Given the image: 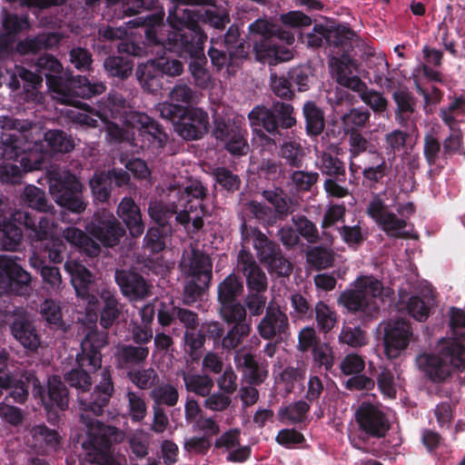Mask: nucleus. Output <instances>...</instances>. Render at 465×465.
Instances as JSON below:
<instances>
[{
	"label": "nucleus",
	"mask_w": 465,
	"mask_h": 465,
	"mask_svg": "<svg viewBox=\"0 0 465 465\" xmlns=\"http://www.w3.org/2000/svg\"><path fill=\"white\" fill-rule=\"evenodd\" d=\"M36 66L46 79L52 96L62 104H71L65 114L74 123L82 126L96 127L98 120L105 124L107 139L111 142L136 141L141 139V147H162L165 134L148 115L128 111L122 97L110 94L105 102L93 113L85 104L78 103L75 98H90L105 91L103 83L90 84L83 76L63 79L55 74L62 69L61 64L52 55L46 54L37 60Z\"/></svg>",
	"instance_id": "nucleus-1"
},
{
	"label": "nucleus",
	"mask_w": 465,
	"mask_h": 465,
	"mask_svg": "<svg viewBox=\"0 0 465 465\" xmlns=\"http://www.w3.org/2000/svg\"><path fill=\"white\" fill-rule=\"evenodd\" d=\"M10 133L0 141V158L15 160L21 157L25 171L38 170L51 153H67L74 149V140L64 132L50 130L43 133L40 124L20 120H8Z\"/></svg>",
	"instance_id": "nucleus-2"
},
{
	"label": "nucleus",
	"mask_w": 465,
	"mask_h": 465,
	"mask_svg": "<svg viewBox=\"0 0 465 465\" xmlns=\"http://www.w3.org/2000/svg\"><path fill=\"white\" fill-rule=\"evenodd\" d=\"M5 204L0 198V249L14 252L22 240V231L18 227L24 225L30 230L29 237L34 242H46L45 248L48 252V258L54 262L63 261L64 245L54 237L56 230L53 223L45 218H35L28 212L17 211L11 214L12 219L5 220L3 213Z\"/></svg>",
	"instance_id": "nucleus-3"
},
{
	"label": "nucleus",
	"mask_w": 465,
	"mask_h": 465,
	"mask_svg": "<svg viewBox=\"0 0 465 465\" xmlns=\"http://www.w3.org/2000/svg\"><path fill=\"white\" fill-rule=\"evenodd\" d=\"M64 268L71 275V282L77 296L85 305L88 321L94 323L97 320V312H101V324L104 328L112 326L121 312V306L114 292L104 288L94 294L93 275L76 261H67Z\"/></svg>",
	"instance_id": "nucleus-4"
},
{
	"label": "nucleus",
	"mask_w": 465,
	"mask_h": 465,
	"mask_svg": "<svg viewBox=\"0 0 465 465\" xmlns=\"http://www.w3.org/2000/svg\"><path fill=\"white\" fill-rule=\"evenodd\" d=\"M209 2H212V0H180L173 10H170L169 13L168 21L170 26L173 29L170 35H176L179 38L180 34H185V40H188L189 35H193V43H196L197 33H200L204 36V42L207 37L201 32L198 25V22L201 20L209 23L215 28H223L230 22L226 10L213 6L205 10L204 14H202L199 10L183 7L184 4L198 5Z\"/></svg>",
	"instance_id": "nucleus-5"
},
{
	"label": "nucleus",
	"mask_w": 465,
	"mask_h": 465,
	"mask_svg": "<svg viewBox=\"0 0 465 465\" xmlns=\"http://www.w3.org/2000/svg\"><path fill=\"white\" fill-rule=\"evenodd\" d=\"M86 425L87 440L83 443L88 461L98 465H127L124 455L115 454L112 444L124 440V433L114 427L87 419L81 414Z\"/></svg>",
	"instance_id": "nucleus-6"
},
{
	"label": "nucleus",
	"mask_w": 465,
	"mask_h": 465,
	"mask_svg": "<svg viewBox=\"0 0 465 465\" xmlns=\"http://www.w3.org/2000/svg\"><path fill=\"white\" fill-rule=\"evenodd\" d=\"M418 368L430 379L440 381L454 370L465 366V345L455 339H442L432 353H423L417 358Z\"/></svg>",
	"instance_id": "nucleus-7"
},
{
	"label": "nucleus",
	"mask_w": 465,
	"mask_h": 465,
	"mask_svg": "<svg viewBox=\"0 0 465 465\" xmlns=\"http://www.w3.org/2000/svg\"><path fill=\"white\" fill-rule=\"evenodd\" d=\"M205 194V189L199 182H193L184 188L183 199L186 203L180 204L172 211H163L160 203H152L149 207V214L151 218L159 225H163L167 218L172 213H176V221L190 232L200 230L203 225V216L204 213L202 206V200Z\"/></svg>",
	"instance_id": "nucleus-8"
},
{
	"label": "nucleus",
	"mask_w": 465,
	"mask_h": 465,
	"mask_svg": "<svg viewBox=\"0 0 465 465\" xmlns=\"http://www.w3.org/2000/svg\"><path fill=\"white\" fill-rule=\"evenodd\" d=\"M414 213L413 204L387 203L380 196H374L367 207L368 215L391 237L405 238L409 232L408 219Z\"/></svg>",
	"instance_id": "nucleus-9"
},
{
	"label": "nucleus",
	"mask_w": 465,
	"mask_h": 465,
	"mask_svg": "<svg viewBox=\"0 0 465 465\" xmlns=\"http://www.w3.org/2000/svg\"><path fill=\"white\" fill-rule=\"evenodd\" d=\"M106 344V339L103 334L90 331L82 341V352L77 354L76 361L82 370H72L64 375L66 381L81 391H86L91 387V379L86 373L87 369L94 371L101 368L102 355L100 349Z\"/></svg>",
	"instance_id": "nucleus-10"
},
{
	"label": "nucleus",
	"mask_w": 465,
	"mask_h": 465,
	"mask_svg": "<svg viewBox=\"0 0 465 465\" xmlns=\"http://www.w3.org/2000/svg\"><path fill=\"white\" fill-rule=\"evenodd\" d=\"M49 191L57 204L74 213H82L86 204L82 199V184L76 177L64 170L54 169L48 173Z\"/></svg>",
	"instance_id": "nucleus-11"
},
{
	"label": "nucleus",
	"mask_w": 465,
	"mask_h": 465,
	"mask_svg": "<svg viewBox=\"0 0 465 465\" xmlns=\"http://www.w3.org/2000/svg\"><path fill=\"white\" fill-rule=\"evenodd\" d=\"M382 292L383 288L378 280L361 276L355 281L354 289L341 293L338 302L349 311H361L369 315L377 310L376 299Z\"/></svg>",
	"instance_id": "nucleus-12"
},
{
	"label": "nucleus",
	"mask_w": 465,
	"mask_h": 465,
	"mask_svg": "<svg viewBox=\"0 0 465 465\" xmlns=\"http://www.w3.org/2000/svg\"><path fill=\"white\" fill-rule=\"evenodd\" d=\"M182 271L193 278V283L184 287V300L193 302L203 287H206L212 278V263L207 255L192 249L186 251L181 262Z\"/></svg>",
	"instance_id": "nucleus-13"
},
{
	"label": "nucleus",
	"mask_w": 465,
	"mask_h": 465,
	"mask_svg": "<svg viewBox=\"0 0 465 465\" xmlns=\"http://www.w3.org/2000/svg\"><path fill=\"white\" fill-rule=\"evenodd\" d=\"M203 38L204 36L197 33V42L193 43L185 40V34H180L179 38L176 35H170L167 41L173 45L177 51L185 52L194 60L190 64V71L194 79V83L201 88H209L212 84L211 75L204 68L205 58L203 56Z\"/></svg>",
	"instance_id": "nucleus-14"
},
{
	"label": "nucleus",
	"mask_w": 465,
	"mask_h": 465,
	"mask_svg": "<svg viewBox=\"0 0 465 465\" xmlns=\"http://www.w3.org/2000/svg\"><path fill=\"white\" fill-rule=\"evenodd\" d=\"M213 135L232 154H245L248 153L247 132L242 126L241 120H215Z\"/></svg>",
	"instance_id": "nucleus-15"
},
{
	"label": "nucleus",
	"mask_w": 465,
	"mask_h": 465,
	"mask_svg": "<svg viewBox=\"0 0 465 465\" xmlns=\"http://www.w3.org/2000/svg\"><path fill=\"white\" fill-rule=\"evenodd\" d=\"M183 67L181 62L177 60L162 59L158 62L150 61L137 69L136 74L143 88L149 92H156L161 83L158 79V74L162 73L170 76L180 75Z\"/></svg>",
	"instance_id": "nucleus-16"
},
{
	"label": "nucleus",
	"mask_w": 465,
	"mask_h": 465,
	"mask_svg": "<svg viewBox=\"0 0 465 465\" xmlns=\"http://www.w3.org/2000/svg\"><path fill=\"white\" fill-rule=\"evenodd\" d=\"M412 336L410 324L401 320L390 321L384 327V351L388 358L395 359L408 348Z\"/></svg>",
	"instance_id": "nucleus-17"
},
{
	"label": "nucleus",
	"mask_w": 465,
	"mask_h": 465,
	"mask_svg": "<svg viewBox=\"0 0 465 465\" xmlns=\"http://www.w3.org/2000/svg\"><path fill=\"white\" fill-rule=\"evenodd\" d=\"M16 256L0 255V294L18 292L22 285H27L31 281L30 274L18 263Z\"/></svg>",
	"instance_id": "nucleus-18"
},
{
	"label": "nucleus",
	"mask_w": 465,
	"mask_h": 465,
	"mask_svg": "<svg viewBox=\"0 0 465 465\" xmlns=\"http://www.w3.org/2000/svg\"><path fill=\"white\" fill-rule=\"evenodd\" d=\"M27 387L32 386L34 395L41 399L46 410L51 409L53 406H56L61 410L67 407L69 401L67 390L57 376H53L48 380L47 399L44 396L43 388L38 379L31 376L27 379Z\"/></svg>",
	"instance_id": "nucleus-19"
},
{
	"label": "nucleus",
	"mask_w": 465,
	"mask_h": 465,
	"mask_svg": "<svg viewBox=\"0 0 465 465\" xmlns=\"http://www.w3.org/2000/svg\"><path fill=\"white\" fill-rule=\"evenodd\" d=\"M90 233L105 246L117 244L123 237L124 230L110 213H103L102 215H95L91 225L88 227Z\"/></svg>",
	"instance_id": "nucleus-20"
},
{
	"label": "nucleus",
	"mask_w": 465,
	"mask_h": 465,
	"mask_svg": "<svg viewBox=\"0 0 465 465\" xmlns=\"http://www.w3.org/2000/svg\"><path fill=\"white\" fill-rule=\"evenodd\" d=\"M355 416L360 427L371 435L381 437L389 430V421L378 405L363 402Z\"/></svg>",
	"instance_id": "nucleus-21"
},
{
	"label": "nucleus",
	"mask_w": 465,
	"mask_h": 465,
	"mask_svg": "<svg viewBox=\"0 0 465 465\" xmlns=\"http://www.w3.org/2000/svg\"><path fill=\"white\" fill-rule=\"evenodd\" d=\"M278 38L288 45L294 42V35L287 31H279L278 34L273 33L265 44H256L254 45L256 57L262 62H284L292 58V53L285 47L276 46L275 39Z\"/></svg>",
	"instance_id": "nucleus-22"
},
{
	"label": "nucleus",
	"mask_w": 465,
	"mask_h": 465,
	"mask_svg": "<svg viewBox=\"0 0 465 465\" xmlns=\"http://www.w3.org/2000/svg\"><path fill=\"white\" fill-rule=\"evenodd\" d=\"M208 115L200 109H191L183 112L180 120L174 124L177 134L186 140L201 138L208 127Z\"/></svg>",
	"instance_id": "nucleus-23"
},
{
	"label": "nucleus",
	"mask_w": 465,
	"mask_h": 465,
	"mask_svg": "<svg viewBox=\"0 0 465 465\" xmlns=\"http://www.w3.org/2000/svg\"><path fill=\"white\" fill-rule=\"evenodd\" d=\"M288 327L287 315L278 306L270 304L264 317L258 324V331L262 338L271 340L281 337L286 332Z\"/></svg>",
	"instance_id": "nucleus-24"
},
{
	"label": "nucleus",
	"mask_w": 465,
	"mask_h": 465,
	"mask_svg": "<svg viewBox=\"0 0 465 465\" xmlns=\"http://www.w3.org/2000/svg\"><path fill=\"white\" fill-rule=\"evenodd\" d=\"M130 178L128 174L122 171L113 170L105 173H95L90 180V186L95 200L104 202L109 197L111 183L114 182L117 186L127 184Z\"/></svg>",
	"instance_id": "nucleus-25"
},
{
	"label": "nucleus",
	"mask_w": 465,
	"mask_h": 465,
	"mask_svg": "<svg viewBox=\"0 0 465 465\" xmlns=\"http://www.w3.org/2000/svg\"><path fill=\"white\" fill-rule=\"evenodd\" d=\"M114 391V386L111 381V374L107 369L102 371V381L96 386L94 392L92 395L91 401H86L79 398V402L84 411L90 410L95 415H100L103 411V407L105 406Z\"/></svg>",
	"instance_id": "nucleus-26"
},
{
	"label": "nucleus",
	"mask_w": 465,
	"mask_h": 465,
	"mask_svg": "<svg viewBox=\"0 0 465 465\" xmlns=\"http://www.w3.org/2000/svg\"><path fill=\"white\" fill-rule=\"evenodd\" d=\"M238 263L246 277L249 289L257 292H263L267 288V278L265 273L253 261L252 256L242 250L238 256Z\"/></svg>",
	"instance_id": "nucleus-27"
},
{
	"label": "nucleus",
	"mask_w": 465,
	"mask_h": 465,
	"mask_svg": "<svg viewBox=\"0 0 465 465\" xmlns=\"http://www.w3.org/2000/svg\"><path fill=\"white\" fill-rule=\"evenodd\" d=\"M115 280L124 295L131 300L141 299L148 294V284L135 272L117 271Z\"/></svg>",
	"instance_id": "nucleus-28"
},
{
	"label": "nucleus",
	"mask_w": 465,
	"mask_h": 465,
	"mask_svg": "<svg viewBox=\"0 0 465 465\" xmlns=\"http://www.w3.org/2000/svg\"><path fill=\"white\" fill-rule=\"evenodd\" d=\"M117 213L134 237L140 236L144 230L139 207L131 198H124L118 205Z\"/></svg>",
	"instance_id": "nucleus-29"
},
{
	"label": "nucleus",
	"mask_w": 465,
	"mask_h": 465,
	"mask_svg": "<svg viewBox=\"0 0 465 465\" xmlns=\"http://www.w3.org/2000/svg\"><path fill=\"white\" fill-rule=\"evenodd\" d=\"M330 66L332 77L341 85L355 92H361L365 88V84L358 76L351 75L348 60L331 58Z\"/></svg>",
	"instance_id": "nucleus-30"
},
{
	"label": "nucleus",
	"mask_w": 465,
	"mask_h": 465,
	"mask_svg": "<svg viewBox=\"0 0 465 465\" xmlns=\"http://www.w3.org/2000/svg\"><path fill=\"white\" fill-rule=\"evenodd\" d=\"M250 125L255 134L261 138H266L262 128L270 134H273L278 127L274 114L263 106H256L248 114Z\"/></svg>",
	"instance_id": "nucleus-31"
},
{
	"label": "nucleus",
	"mask_w": 465,
	"mask_h": 465,
	"mask_svg": "<svg viewBox=\"0 0 465 465\" xmlns=\"http://www.w3.org/2000/svg\"><path fill=\"white\" fill-rule=\"evenodd\" d=\"M239 436L240 430L234 429L223 433L215 441V447L229 451V460L232 461H243L250 456L249 447H240Z\"/></svg>",
	"instance_id": "nucleus-32"
},
{
	"label": "nucleus",
	"mask_w": 465,
	"mask_h": 465,
	"mask_svg": "<svg viewBox=\"0 0 465 465\" xmlns=\"http://www.w3.org/2000/svg\"><path fill=\"white\" fill-rule=\"evenodd\" d=\"M401 303L405 304V308L411 317L422 322L429 316L430 308L434 303L432 291L426 289L422 292V296H411L406 302L401 299Z\"/></svg>",
	"instance_id": "nucleus-33"
},
{
	"label": "nucleus",
	"mask_w": 465,
	"mask_h": 465,
	"mask_svg": "<svg viewBox=\"0 0 465 465\" xmlns=\"http://www.w3.org/2000/svg\"><path fill=\"white\" fill-rule=\"evenodd\" d=\"M63 237L72 245L86 252L90 256L99 253V246L93 240L87 237L82 230L69 226L63 231Z\"/></svg>",
	"instance_id": "nucleus-34"
},
{
	"label": "nucleus",
	"mask_w": 465,
	"mask_h": 465,
	"mask_svg": "<svg viewBox=\"0 0 465 465\" xmlns=\"http://www.w3.org/2000/svg\"><path fill=\"white\" fill-rule=\"evenodd\" d=\"M12 331L15 338L21 344L30 350H35L39 344V339L34 328L29 322H16L14 323Z\"/></svg>",
	"instance_id": "nucleus-35"
},
{
	"label": "nucleus",
	"mask_w": 465,
	"mask_h": 465,
	"mask_svg": "<svg viewBox=\"0 0 465 465\" xmlns=\"http://www.w3.org/2000/svg\"><path fill=\"white\" fill-rule=\"evenodd\" d=\"M185 388L200 396H206L213 389V381L208 375L187 374L183 372Z\"/></svg>",
	"instance_id": "nucleus-36"
},
{
	"label": "nucleus",
	"mask_w": 465,
	"mask_h": 465,
	"mask_svg": "<svg viewBox=\"0 0 465 465\" xmlns=\"http://www.w3.org/2000/svg\"><path fill=\"white\" fill-rule=\"evenodd\" d=\"M315 319L321 331L329 332L338 322L337 313L322 302L315 306Z\"/></svg>",
	"instance_id": "nucleus-37"
},
{
	"label": "nucleus",
	"mask_w": 465,
	"mask_h": 465,
	"mask_svg": "<svg viewBox=\"0 0 465 465\" xmlns=\"http://www.w3.org/2000/svg\"><path fill=\"white\" fill-rule=\"evenodd\" d=\"M242 291V284L238 278L233 274H230L220 283L218 288V298L221 304L233 302Z\"/></svg>",
	"instance_id": "nucleus-38"
},
{
	"label": "nucleus",
	"mask_w": 465,
	"mask_h": 465,
	"mask_svg": "<svg viewBox=\"0 0 465 465\" xmlns=\"http://www.w3.org/2000/svg\"><path fill=\"white\" fill-rule=\"evenodd\" d=\"M303 114L307 123L308 133L313 135L321 134L324 128L322 112L313 103L308 102L303 106Z\"/></svg>",
	"instance_id": "nucleus-39"
},
{
	"label": "nucleus",
	"mask_w": 465,
	"mask_h": 465,
	"mask_svg": "<svg viewBox=\"0 0 465 465\" xmlns=\"http://www.w3.org/2000/svg\"><path fill=\"white\" fill-rule=\"evenodd\" d=\"M465 104L462 98H455L447 107L440 109V115L450 130L458 129L459 117L463 116Z\"/></svg>",
	"instance_id": "nucleus-40"
},
{
	"label": "nucleus",
	"mask_w": 465,
	"mask_h": 465,
	"mask_svg": "<svg viewBox=\"0 0 465 465\" xmlns=\"http://www.w3.org/2000/svg\"><path fill=\"white\" fill-rule=\"evenodd\" d=\"M369 118L370 113L368 111H362L356 108L351 109L341 118L342 128L346 134L358 132L359 129L365 125Z\"/></svg>",
	"instance_id": "nucleus-41"
},
{
	"label": "nucleus",
	"mask_w": 465,
	"mask_h": 465,
	"mask_svg": "<svg viewBox=\"0 0 465 465\" xmlns=\"http://www.w3.org/2000/svg\"><path fill=\"white\" fill-rule=\"evenodd\" d=\"M309 411V406L304 401H298L285 408H282L279 411V418L283 422H300L302 421Z\"/></svg>",
	"instance_id": "nucleus-42"
},
{
	"label": "nucleus",
	"mask_w": 465,
	"mask_h": 465,
	"mask_svg": "<svg viewBox=\"0 0 465 465\" xmlns=\"http://www.w3.org/2000/svg\"><path fill=\"white\" fill-rule=\"evenodd\" d=\"M151 397L157 405L173 406L178 401L179 394L175 387L170 384H163L155 387L151 391Z\"/></svg>",
	"instance_id": "nucleus-43"
},
{
	"label": "nucleus",
	"mask_w": 465,
	"mask_h": 465,
	"mask_svg": "<svg viewBox=\"0 0 465 465\" xmlns=\"http://www.w3.org/2000/svg\"><path fill=\"white\" fill-rule=\"evenodd\" d=\"M126 398L128 401L127 411L131 420L133 421L143 420L147 414V406L144 400L134 391H128Z\"/></svg>",
	"instance_id": "nucleus-44"
},
{
	"label": "nucleus",
	"mask_w": 465,
	"mask_h": 465,
	"mask_svg": "<svg viewBox=\"0 0 465 465\" xmlns=\"http://www.w3.org/2000/svg\"><path fill=\"white\" fill-rule=\"evenodd\" d=\"M339 341L351 347H361L367 343L365 332L359 327L343 326L339 335Z\"/></svg>",
	"instance_id": "nucleus-45"
},
{
	"label": "nucleus",
	"mask_w": 465,
	"mask_h": 465,
	"mask_svg": "<svg viewBox=\"0 0 465 465\" xmlns=\"http://www.w3.org/2000/svg\"><path fill=\"white\" fill-rule=\"evenodd\" d=\"M43 318L55 329H64L60 306L54 301H45L41 306Z\"/></svg>",
	"instance_id": "nucleus-46"
},
{
	"label": "nucleus",
	"mask_w": 465,
	"mask_h": 465,
	"mask_svg": "<svg viewBox=\"0 0 465 465\" xmlns=\"http://www.w3.org/2000/svg\"><path fill=\"white\" fill-rule=\"evenodd\" d=\"M307 261L316 269H325L331 266L334 261L333 252L328 249L313 248L307 253Z\"/></svg>",
	"instance_id": "nucleus-47"
},
{
	"label": "nucleus",
	"mask_w": 465,
	"mask_h": 465,
	"mask_svg": "<svg viewBox=\"0 0 465 465\" xmlns=\"http://www.w3.org/2000/svg\"><path fill=\"white\" fill-rule=\"evenodd\" d=\"M31 434L35 439V446L41 448L45 443L46 446L54 448L59 442V435L55 430H49L45 426H36L32 429Z\"/></svg>",
	"instance_id": "nucleus-48"
},
{
	"label": "nucleus",
	"mask_w": 465,
	"mask_h": 465,
	"mask_svg": "<svg viewBox=\"0 0 465 465\" xmlns=\"http://www.w3.org/2000/svg\"><path fill=\"white\" fill-rule=\"evenodd\" d=\"M149 434L143 430H134L128 439L130 448L137 457H144L147 454Z\"/></svg>",
	"instance_id": "nucleus-49"
},
{
	"label": "nucleus",
	"mask_w": 465,
	"mask_h": 465,
	"mask_svg": "<svg viewBox=\"0 0 465 465\" xmlns=\"http://www.w3.org/2000/svg\"><path fill=\"white\" fill-rule=\"evenodd\" d=\"M267 266L268 269L280 276H286L292 272L291 263L284 259L282 254L275 250L273 254H270L268 259L262 260Z\"/></svg>",
	"instance_id": "nucleus-50"
},
{
	"label": "nucleus",
	"mask_w": 465,
	"mask_h": 465,
	"mask_svg": "<svg viewBox=\"0 0 465 465\" xmlns=\"http://www.w3.org/2000/svg\"><path fill=\"white\" fill-rule=\"evenodd\" d=\"M25 201L31 208L38 211L47 210V202L45 193L34 185H27L25 188Z\"/></svg>",
	"instance_id": "nucleus-51"
},
{
	"label": "nucleus",
	"mask_w": 465,
	"mask_h": 465,
	"mask_svg": "<svg viewBox=\"0 0 465 465\" xmlns=\"http://www.w3.org/2000/svg\"><path fill=\"white\" fill-rule=\"evenodd\" d=\"M263 196L273 205L278 213L286 214L291 211L292 202L284 196L282 190L264 191Z\"/></svg>",
	"instance_id": "nucleus-52"
},
{
	"label": "nucleus",
	"mask_w": 465,
	"mask_h": 465,
	"mask_svg": "<svg viewBox=\"0 0 465 465\" xmlns=\"http://www.w3.org/2000/svg\"><path fill=\"white\" fill-rule=\"evenodd\" d=\"M317 164L323 173L330 176H336L344 173L343 163L329 153H322L320 156Z\"/></svg>",
	"instance_id": "nucleus-53"
},
{
	"label": "nucleus",
	"mask_w": 465,
	"mask_h": 465,
	"mask_svg": "<svg viewBox=\"0 0 465 465\" xmlns=\"http://www.w3.org/2000/svg\"><path fill=\"white\" fill-rule=\"evenodd\" d=\"M148 349L144 347L121 346L117 351V357L124 362L143 361L148 356Z\"/></svg>",
	"instance_id": "nucleus-54"
},
{
	"label": "nucleus",
	"mask_w": 465,
	"mask_h": 465,
	"mask_svg": "<svg viewBox=\"0 0 465 465\" xmlns=\"http://www.w3.org/2000/svg\"><path fill=\"white\" fill-rule=\"evenodd\" d=\"M104 67L107 72L113 76H119L121 78L126 77L131 74L133 65L121 57H108L104 61Z\"/></svg>",
	"instance_id": "nucleus-55"
},
{
	"label": "nucleus",
	"mask_w": 465,
	"mask_h": 465,
	"mask_svg": "<svg viewBox=\"0 0 465 465\" xmlns=\"http://www.w3.org/2000/svg\"><path fill=\"white\" fill-rule=\"evenodd\" d=\"M221 314L226 322H235V324H237L244 323L243 320L245 319L246 312L243 306L232 302L222 304Z\"/></svg>",
	"instance_id": "nucleus-56"
},
{
	"label": "nucleus",
	"mask_w": 465,
	"mask_h": 465,
	"mask_svg": "<svg viewBox=\"0 0 465 465\" xmlns=\"http://www.w3.org/2000/svg\"><path fill=\"white\" fill-rule=\"evenodd\" d=\"M365 368L363 359L355 353L346 355L340 363V369L344 375L360 374Z\"/></svg>",
	"instance_id": "nucleus-57"
},
{
	"label": "nucleus",
	"mask_w": 465,
	"mask_h": 465,
	"mask_svg": "<svg viewBox=\"0 0 465 465\" xmlns=\"http://www.w3.org/2000/svg\"><path fill=\"white\" fill-rule=\"evenodd\" d=\"M170 99L183 106V104L195 103L197 96L191 87L184 84H179L172 89Z\"/></svg>",
	"instance_id": "nucleus-58"
},
{
	"label": "nucleus",
	"mask_w": 465,
	"mask_h": 465,
	"mask_svg": "<svg viewBox=\"0 0 465 465\" xmlns=\"http://www.w3.org/2000/svg\"><path fill=\"white\" fill-rule=\"evenodd\" d=\"M250 331V325L247 323H237L223 340V346L227 349L235 348L242 338L247 336Z\"/></svg>",
	"instance_id": "nucleus-59"
},
{
	"label": "nucleus",
	"mask_w": 465,
	"mask_h": 465,
	"mask_svg": "<svg viewBox=\"0 0 465 465\" xmlns=\"http://www.w3.org/2000/svg\"><path fill=\"white\" fill-rule=\"evenodd\" d=\"M252 240L262 261L268 259L269 255L273 254V252L276 250L275 245L269 242L267 237L261 232L256 230L252 231Z\"/></svg>",
	"instance_id": "nucleus-60"
},
{
	"label": "nucleus",
	"mask_w": 465,
	"mask_h": 465,
	"mask_svg": "<svg viewBox=\"0 0 465 465\" xmlns=\"http://www.w3.org/2000/svg\"><path fill=\"white\" fill-rule=\"evenodd\" d=\"M361 100L375 112H383L387 107V100L381 94L368 90L367 87L360 92Z\"/></svg>",
	"instance_id": "nucleus-61"
},
{
	"label": "nucleus",
	"mask_w": 465,
	"mask_h": 465,
	"mask_svg": "<svg viewBox=\"0 0 465 465\" xmlns=\"http://www.w3.org/2000/svg\"><path fill=\"white\" fill-rule=\"evenodd\" d=\"M157 374L152 368L129 372L131 381L141 389H147L152 386Z\"/></svg>",
	"instance_id": "nucleus-62"
},
{
	"label": "nucleus",
	"mask_w": 465,
	"mask_h": 465,
	"mask_svg": "<svg viewBox=\"0 0 465 465\" xmlns=\"http://www.w3.org/2000/svg\"><path fill=\"white\" fill-rule=\"evenodd\" d=\"M21 166L24 168L22 164ZM27 172L14 163H4L0 165V179L4 183H16L21 180L23 173Z\"/></svg>",
	"instance_id": "nucleus-63"
},
{
	"label": "nucleus",
	"mask_w": 465,
	"mask_h": 465,
	"mask_svg": "<svg viewBox=\"0 0 465 465\" xmlns=\"http://www.w3.org/2000/svg\"><path fill=\"white\" fill-rule=\"evenodd\" d=\"M377 382L381 392L389 397L394 398L396 394V383L392 373L386 369H383L378 378Z\"/></svg>",
	"instance_id": "nucleus-64"
}]
</instances>
